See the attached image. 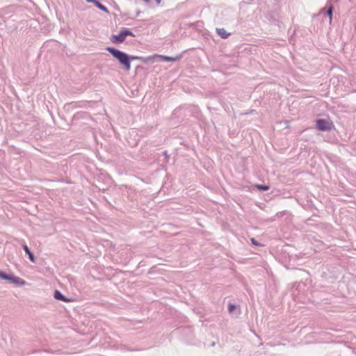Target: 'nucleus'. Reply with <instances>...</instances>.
Masks as SVG:
<instances>
[{"instance_id":"f257e3e1","label":"nucleus","mask_w":356,"mask_h":356,"mask_svg":"<svg viewBox=\"0 0 356 356\" xmlns=\"http://www.w3.org/2000/svg\"><path fill=\"white\" fill-rule=\"evenodd\" d=\"M106 50L119 60V62L124 66L127 71L130 70L131 63L129 57L127 54L109 47H106Z\"/></svg>"},{"instance_id":"f03ea898","label":"nucleus","mask_w":356,"mask_h":356,"mask_svg":"<svg viewBox=\"0 0 356 356\" xmlns=\"http://www.w3.org/2000/svg\"><path fill=\"white\" fill-rule=\"evenodd\" d=\"M155 58H160L162 60H164V61H176V60H179L181 58V56L179 55V56H177L175 57H170V56L154 54L153 56L147 57L145 58H139L137 56L132 57L131 58L133 60H134V59L141 60L143 62L147 63V62H149V61L153 60Z\"/></svg>"},{"instance_id":"7ed1b4c3","label":"nucleus","mask_w":356,"mask_h":356,"mask_svg":"<svg viewBox=\"0 0 356 356\" xmlns=\"http://www.w3.org/2000/svg\"><path fill=\"white\" fill-rule=\"evenodd\" d=\"M316 127L320 131H328L331 130L334 127V125L332 121L318 119L316 120Z\"/></svg>"},{"instance_id":"20e7f679","label":"nucleus","mask_w":356,"mask_h":356,"mask_svg":"<svg viewBox=\"0 0 356 356\" xmlns=\"http://www.w3.org/2000/svg\"><path fill=\"white\" fill-rule=\"evenodd\" d=\"M127 35H134L133 33L129 30H124L118 35H114L111 38V41L113 43H122L124 41Z\"/></svg>"},{"instance_id":"39448f33","label":"nucleus","mask_w":356,"mask_h":356,"mask_svg":"<svg viewBox=\"0 0 356 356\" xmlns=\"http://www.w3.org/2000/svg\"><path fill=\"white\" fill-rule=\"evenodd\" d=\"M7 277L8 278H3V280H9L13 283H15L17 284H19V285H24L25 284V281L22 280L21 278L19 277H11L10 275H7Z\"/></svg>"},{"instance_id":"423d86ee","label":"nucleus","mask_w":356,"mask_h":356,"mask_svg":"<svg viewBox=\"0 0 356 356\" xmlns=\"http://www.w3.org/2000/svg\"><path fill=\"white\" fill-rule=\"evenodd\" d=\"M54 298L57 300H62L65 302H70L72 300L66 298L60 291H56L54 293Z\"/></svg>"},{"instance_id":"0eeeda50","label":"nucleus","mask_w":356,"mask_h":356,"mask_svg":"<svg viewBox=\"0 0 356 356\" xmlns=\"http://www.w3.org/2000/svg\"><path fill=\"white\" fill-rule=\"evenodd\" d=\"M216 31L218 34L222 38H227L230 35V33H227V31L223 28L217 29Z\"/></svg>"},{"instance_id":"6e6552de","label":"nucleus","mask_w":356,"mask_h":356,"mask_svg":"<svg viewBox=\"0 0 356 356\" xmlns=\"http://www.w3.org/2000/svg\"><path fill=\"white\" fill-rule=\"evenodd\" d=\"M95 5L97 8H99L100 10H102V11H104V12H105L106 13H108V9L104 6H103L102 3H100L98 1H95Z\"/></svg>"},{"instance_id":"1a4fd4ad","label":"nucleus","mask_w":356,"mask_h":356,"mask_svg":"<svg viewBox=\"0 0 356 356\" xmlns=\"http://www.w3.org/2000/svg\"><path fill=\"white\" fill-rule=\"evenodd\" d=\"M255 187L261 191H268L269 189V186L259 184L255 185Z\"/></svg>"},{"instance_id":"9d476101","label":"nucleus","mask_w":356,"mask_h":356,"mask_svg":"<svg viewBox=\"0 0 356 356\" xmlns=\"http://www.w3.org/2000/svg\"><path fill=\"white\" fill-rule=\"evenodd\" d=\"M327 15L330 17V21H332V7L330 6L327 10Z\"/></svg>"},{"instance_id":"9b49d317","label":"nucleus","mask_w":356,"mask_h":356,"mask_svg":"<svg viewBox=\"0 0 356 356\" xmlns=\"http://www.w3.org/2000/svg\"><path fill=\"white\" fill-rule=\"evenodd\" d=\"M235 305L232 304H229L228 307V310L229 312H232L235 309Z\"/></svg>"},{"instance_id":"f8f14e48","label":"nucleus","mask_w":356,"mask_h":356,"mask_svg":"<svg viewBox=\"0 0 356 356\" xmlns=\"http://www.w3.org/2000/svg\"><path fill=\"white\" fill-rule=\"evenodd\" d=\"M28 255H29V257L30 260L31 261L34 262L35 261V257H34L33 254L31 252L29 254H28Z\"/></svg>"},{"instance_id":"ddd939ff","label":"nucleus","mask_w":356,"mask_h":356,"mask_svg":"<svg viewBox=\"0 0 356 356\" xmlns=\"http://www.w3.org/2000/svg\"><path fill=\"white\" fill-rule=\"evenodd\" d=\"M23 248L26 254H29L31 252L29 248H28V246L26 245H24Z\"/></svg>"},{"instance_id":"4468645a","label":"nucleus","mask_w":356,"mask_h":356,"mask_svg":"<svg viewBox=\"0 0 356 356\" xmlns=\"http://www.w3.org/2000/svg\"><path fill=\"white\" fill-rule=\"evenodd\" d=\"M0 277L1 279H3V278H8L7 277V275L6 273H4L3 272H1V271H0Z\"/></svg>"},{"instance_id":"2eb2a0df","label":"nucleus","mask_w":356,"mask_h":356,"mask_svg":"<svg viewBox=\"0 0 356 356\" xmlns=\"http://www.w3.org/2000/svg\"><path fill=\"white\" fill-rule=\"evenodd\" d=\"M251 241L255 245H260V244L259 243H257L254 238H252Z\"/></svg>"},{"instance_id":"dca6fc26","label":"nucleus","mask_w":356,"mask_h":356,"mask_svg":"<svg viewBox=\"0 0 356 356\" xmlns=\"http://www.w3.org/2000/svg\"><path fill=\"white\" fill-rule=\"evenodd\" d=\"M87 2L93 3H95L96 0H86Z\"/></svg>"},{"instance_id":"f3484780","label":"nucleus","mask_w":356,"mask_h":356,"mask_svg":"<svg viewBox=\"0 0 356 356\" xmlns=\"http://www.w3.org/2000/svg\"><path fill=\"white\" fill-rule=\"evenodd\" d=\"M87 2L93 3H95L96 0H86Z\"/></svg>"},{"instance_id":"a211bd4d","label":"nucleus","mask_w":356,"mask_h":356,"mask_svg":"<svg viewBox=\"0 0 356 356\" xmlns=\"http://www.w3.org/2000/svg\"><path fill=\"white\" fill-rule=\"evenodd\" d=\"M161 1V0H156V1H157V3H160Z\"/></svg>"},{"instance_id":"6ab92c4d","label":"nucleus","mask_w":356,"mask_h":356,"mask_svg":"<svg viewBox=\"0 0 356 356\" xmlns=\"http://www.w3.org/2000/svg\"><path fill=\"white\" fill-rule=\"evenodd\" d=\"M144 1H146V2H148L149 0H144Z\"/></svg>"}]
</instances>
